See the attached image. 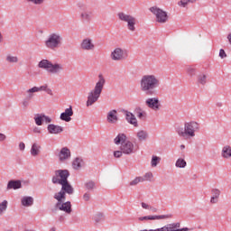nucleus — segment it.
Listing matches in <instances>:
<instances>
[{"label":"nucleus","mask_w":231,"mask_h":231,"mask_svg":"<svg viewBox=\"0 0 231 231\" xmlns=\"http://www.w3.org/2000/svg\"><path fill=\"white\" fill-rule=\"evenodd\" d=\"M162 81L160 78L154 74H145L140 79V90L146 97H154L158 93Z\"/></svg>","instance_id":"nucleus-1"},{"label":"nucleus","mask_w":231,"mask_h":231,"mask_svg":"<svg viewBox=\"0 0 231 231\" xmlns=\"http://www.w3.org/2000/svg\"><path fill=\"white\" fill-rule=\"evenodd\" d=\"M54 174L55 175L51 179L53 185H61V191L65 196L66 194H69V196L74 194L75 189H73V186H71L68 180V178H69V171L57 170L55 171Z\"/></svg>","instance_id":"nucleus-2"},{"label":"nucleus","mask_w":231,"mask_h":231,"mask_svg":"<svg viewBox=\"0 0 231 231\" xmlns=\"http://www.w3.org/2000/svg\"><path fill=\"white\" fill-rule=\"evenodd\" d=\"M197 131H199V124L196 121L185 122L184 126L178 125L175 127V133L184 140L194 138Z\"/></svg>","instance_id":"nucleus-3"},{"label":"nucleus","mask_w":231,"mask_h":231,"mask_svg":"<svg viewBox=\"0 0 231 231\" xmlns=\"http://www.w3.org/2000/svg\"><path fill=\"white\" fill-rule=\"evenodd\" d=\"M104 86H106V79L102 74H99L98 81L96 83L94 89H92L88 95V100L86 103L87 107H91V106L98 102V98H100V95H102Z\"/></svg>","instance_id":"nucleus-4"},{"label":"nucleus","mask_w":231,"mask_h":231,"mask_svg":"<svg viewBox=\"0 0 231 231\" xmlns=\"http://www.w3.org/2000/svg\"><path fill=\"white\" fill-rule=\"evenodd\" d=\"M38 68L41 69H46V71L51 75H59V73H62V71H64V66L61 63H52L49 60H42L38 63Z\"/></svg>","instance_id":"nucleus-5"},{"label":"nucleus","mask_w":231,"mask_h":231,"mask_svg":"<svg viewBox=\"0 0 231 231\" xmlns=\"http://www.w3.org/2000/svg\"><path fill=\"white\" fill-rule=\"evenodd\" d=\"M45 46L49 50H57L62 46V35L59 32H52L45 41Z\"/></svg>","instance_id":"nucleus-6"},{"label":"nucleus","mask_w":231,"mask_h":231,"mask_svg":"<svg viewBox=\"0 0 231 231\" xmlns=\"http://www.w3.org/2000/svg\"><path fill=\"white\" fill-rule=\"evenodd\" d=\"M117 17L122 23H126L129 32H136V18L134 16L119 12Z\"/></svg>","instance_id":"nucleus-7"},{"label":"nucleus","mask_w":231,"mask_h":231,"mask_svg":"<svg viewBox=\"0 0 231 231\" xmlns=\"http://www.w3.org/2000/svg\"><path fill=\"white\" fill-rule=\"evenodd\" d=\"M150 12L155 15V19L157 23H160L161 24H165L169 21V15L167 14V12L163 11L162 8L154 5L150 7Z\"/></svg>","instance_id":"nucleus-8"},{"label":"nucleus","mask_w":231,"mask_h":231,"mask_svg":"<svg viewBox=\"0 0 231 231\" xmlns=\"http://www.w3.org/2000/svg\"><path fill=\"white\" fill-rule=\"evenodd\" d=\"M110 59H112V60H115L116 62L125 60V59H127V51L123 50L122 48H116L110 53Z\"/></svg>","instance_id":"nucleus-9"},{"label":"nucleus","mask_w":231,"mask_h":231,"mask_svg":"<svg viewBox=\"0 0 231 231\" xmlns=\"http://www.w3.org/2000/svg\"><path fill=\"white\" fill-rule=\"evenodd\" d=\"M181 226V224L180 222L171 223L163 226L162 227L157 228L158 231H190V228L189 227H183L180 228Z\"/></svg>","instance_id":"nucleus-10"},{"label":"nucleus","mask_w":231,"mask_h":231,"mask_svg":"<svg viewBox=\"0 0 231 231\" xmlns=\"http://www.w3.org/2000/svg\"><path fill=\"white\" fill-rule=\"evenodd\" d=\"M145 106L152 109V111H160L162 104L160 103V98L158 97H149L145 100Z\"/></svg>","instance_id":"nucleus-11"},{"label":"nucleus","mask_w":231,"mask_h":231,"mask_svg":"<svg viewBox=\"0 0 231 231\" xmlns=\"http://www.w3.org/2000/svg\"><path fill=\"white\" fill-rule=\"evenodd\" d=\"M80 50L83 51H95V43L91 38H85L82 40L80 43Z\"/></svg>","instance_id":"nucleus-12"},{"label":"nucleus","mask_w":231,"mask_h":231,"mask_svg":"<svg viewBox=\"0 0 231 231\" xmlns=\"http://www.w3.org/2000/svg\"><path fill=\"white\" fill-rule=\"evenodd\" d=\"M172 217L171 214L168 215H154V216H145V217H140L138 218L139 221H156L160 219H171Z\"/></svg>","instance_id":"nucleus-13"},{"label":"nucleus","mask_w":231,"mask_h":231,"mask_svg":"<svg viewBox=\"0 0 231 231\" xmlns=\"http://www.w3.org/2000/svg\"><path fill=\"white\" fill-rule=\"evenodd\" d=\"M55 208H57V210H61L66 214H70L71 212H73L70 201L56 203Z\"/></svg>","instance_id":"nucleus-14"},{"label":"nucleus","mask_w":231,"mask_h":231,"mask_svg":"<svg viewBox=\"0 0 231 231\" xmlns=\"http://www.w3.org/2000/svg\"><path fill=\"white\" fill-rule=\"evenodd\" d=\"M34 122L36 125H42V122H45V124H51V117L44 114H37L34 116Z\"/></svg>","instance_id":"nucleus-15"},{"label":"nucleus","mask_w":231,"mask_h":231,"mask_svg":"<svg viewBox=\"0 0 231 231\" xmlns=\"http://www.w3.org/2000/svg\"><path fill=\"white\" fill-rule=\"evenodd\" d=\"M47 131L49 134H60V133H63L64 127L53 124H50L47 126Z\"/></svg>","instance_id":"nucleus-16"},{"label":"nucleus","mask_w":231,"mask_h":231,"mask_svg":"<svg viewBox=\"0 0 231 231\" xmlns=\"http://www.w3.org/2000/svg\"><path fill=\"white\" fill-rule=\"evenodd\" d=\"M18 189H23L20 180H11L8 181L6 190H18Z\"/></svg>","instance_id":"nucleus-17"},{"label":"nucleus","mask_w":231,"mask_h":231,"mask_svg":"<svg viewBox=\"0 0 231 231\" xmlns=\"http://www.w3.org/2000/svg\"><path fill=\"white\" fill-rule=\"evenodd\" d=\"M71 116H73V107L70 106L60 114V118L63 120V122H71Z\"/></svg>","instance_id":"nucleus-18"},{"label":"nucleus","mask_w":231,"mask_h":231,"mask_svg":"<svg viewBox=\"0 0 231 231\" xmlns=\"http://www.w3.org/2000/svg\"><path fill=\"white\" fill-rule=\"evenodd\" d=\"M69 158H71V151H69L68 147H63L59 153L60 162H66V160H69Z\"/></svg>","instance_id":"nucleus-19"},{"label":"nucleus","mask_w":231,"mask_h":231,"mask_svg":"<svg viewBox=\"0 0 231 231\" xmlns=\"http://www.w3.org/2000/svg\"><path fill=\"white\" fill-rule=\"evenodd\" d=\"M80 19L83 21V23H91L93 19V11L85 9L80 13Z\"/></svg>","instance_id":"nucleus-20"},{"label":"nucleus","mask_w":231,"mask_h":231,"mask_svg":"<svg viewBox=\"0 0 231 231\" xmlns=\"http://www.w3.org/2000/svg\"><path fill=\"white\" fill-rule=\"evenodd\" d=\"M106 120L108 124H116L118 122V112L116 110H110L107 113Z\"/></svg>","instance_id":"nucleus-21"},{"label":"nucleus","mask_w":231,"mask_h":231,"mask_svg":"<svg viewBox=\"0 0 231 231\" xmlns=\"http://www.w3.org/2000/svg\"><path fill=\"white\" fill-rule=\"evenodd\" d=\"M120 151H122L123 154H132V152L138 151V145H121Z\"/></svg>","instance_id":"nucleus-22"},{"label":"nucleus","mask_w":231,"mask_h":231,"mask_svg":"<svg viewBox=\"0 0 231 231\" xmlns=\"http://www.w3.org/2000/svg\"><path fill=\"white\" fill-rule=\"evenodd\" d=\"M125 119L126 122H128V124H131V125H134V127H138V120L136 119V116H134V114L126 111Z\"/></svg>","instance_id":"nucleus-23"},{"label":"nucleus","mask_w":231,"mask_h":231,"mask_svg":"<svg viewBox=\"0 0 231 231\" xmlns=\"http://www.w3.org/2000/svg\"><path fill=\"white\" fill-rule=\"evenodd\" d=\"M114 143L116 145H127V136L125 134H119L115 139Z\"/></svg>","instance_id":"nucleus-24"},{"label":"nucleus","mask_w":231,"mask_h":231,"mask_svg":"<svg viewBox=\"0 0 231 231\" xmlns=\"http://www.w3.org/2000/svg\"><path fill=\"white\" fill-rule=\"evenodd\" d=\"M211 199H210V203H212V205H216V203H217V201H219V196H221V190L217 189H211Z\"/></svg>","instance_id":"nucleus-25"},{"label":"nucleus","mask_w":231,"mask_h":231,"mask_svg":"<svg viewBox=\"0 0 231 231\" xmlns=\"http://www.w3.org/2000/svg\"><path fill=\"white\" fill-rule=\"evenodd\" d=\"M208 82V77L207 74L200 73L197 76V84L199 86H205Z\"/></svg>","instance_id":"nucleus-26"},{"label":"nucleus","mask_w":231,"mask_h":231,"mask_svg":"<svg viewBox=\"0 0 231 231\" xmlns=\"http://www.w3.org/2000/svg\"><path fill=\"white\" fill-rule=\"evenodd\" d=\"M21 203L23 207H32V205H33V199L32 197L25 196L22 198Z\"/></svg>","instance_id":"nucleus-27"},{"label":"nucleus","mask_w":231,"mask_h":231,"mask_svg":"<svg viewBox=\"0 0 231 231\" xmlns=\"http://www.w3.org/2000/svg\"><path fill=\"white\" fill-rule=\"evenodd\" d=\"M53 198L57 200L56 203H62V201L66 199V195L64 194V191L60 189L59 192L54 194Z\"/></svg>","instance_id":"nucleus-28"},{"label":"nucleus","mask_w":231,"mask_h":231,"mask_svg":"<svg viewBox=\"0 0 231 231\" xmlns=\"http://www.w3.org/2000/svg\"><path fill=\"white\" fill-rule=\"evenodd\" d=\"M137 138L139 142H145V140L149 138V134L147 133V131L140 130L137 133Z\"/></svg>","instance_id":"nucleus-29"},{"label":"nucleus","mask_w":231,"mask_h":231,"mask_svg":"<svg viewBox=\"0 0 231 231\" xmlns=\"http://www.w3.org/2000/svg\"><path fill=\"white\" fill-rule=\"evenodd\" d=\"M135 113L139 120H145L147 118V112L142 110L140 107L135 108Z\"/></svg>","instance_id":"nucleus-30"},{"label":"nucleus","mask_w":231,"mask_h":231,"mask_svg":"<svg viewBox=\"0 0 231 231\" xmlns=\"http://www.w3.org/2000/svg\"><path fill=\"white\" fill-rule=\"evenodd\" d=\"M72 167L75 169V171H79V169L82 167V159L77 157L72 162Z\"/></svg>","instance_id":"nucleus-31"},{"label":"nucleus","mask_w":231,"mask_h":231,"mask_svg":"<svg viewBox=\"0 0 231 231\" xmlns=\"http://www.w3.org/2000/svg\"><path fill=\"white\" fill-rule=\"evenodd\" d=\"M222 157L223 158H231V147L224 146L222 149Z\"/></svg>","instance_id":"nucleus-32"},{"label":"nucleus","mask_w":231,"mask_h":231,"mask_svg":"<svg viewBox=\"0 0 231 231\" xmlns=\"http://www.w3.org/2000/svg\"><path fill=\"white\" fill-rule=\"evenodd\" d=\"M175 166L178 169H185L187 167V162L185 161V159H178L175 162Z\"/></svg>","instance_id":"nucleus-33"},{"label":"nucleus","mask_w":231,"mask_h":231,"mask_svg":"<svg viewBox=\"0 0 231 231\" xmlns=\"http://www.w3.org/2000/svg\"><path fill=\"white\" fill-rule=\"evenodd\" d=\"M7 208H8V200H3L0 203V216H3Z\"/></svg>","instance_id":"nucleus-34"},{"label":"nucleus","mask_w":231,"mask_h":231,"mask_svg":"<svg viewBox=\"0 0 231 231\" xmlns=\"http://www.w3.org/2000/svg\"><path fill=\"white\" fill-rule=\"evenodd\" d=\"M138 183H143V179L142 177H135L132 181H130V187H136Z\"/></svg>","instance_id":"nucleus-35"},{"label":"nucleus","mask_w":231,"mask_h":231,"mask_svg":"<svg viewBox=\"0 0 231 231\" xmlns=\"http://www.w3.org/2000/svg\"><path fill=\"white\" fill-rule=\"evenodd\" d=\"M39 152H41V146L32 145V148H31L32 156H38Z\"/></svg>","instance_id":"nucleus-36"},{"label":"nucleus","mask_w":231,"mask_h":231,"mask_svg":"<svg viewBox=\"0 0 231 231\" xmlns=\"http://www.w3.org/2000/svg\"><path fill=\"white\" fill-rule=\"evenodd\" d=\"M160 162H162V158L156 156V155H153L152 157V161H151V166L152 167H158V163H160Z\"/></svg>","instance_id":"nucleus-37"},{"label":"nucleus","mask_w":231,"mask_h":231,"mask_svg":"<svg viewBox=\"0 0 231 231\" xmlns=\"http://www.w3.org/2000/svg\"><path fill=\"white\" fill-rule=\"evenodd\" d=\"M93 220L95 223H102V221H104V213H97L94 215Z\"/></svg>","instance_id":"nucleus-38"},{"label":"nucleus","mask_w":231,"mask_h":231,"mask_svg":"<svg viewBox=\"0 0 231 231\" xmlns=\"http://www.w3.org/2000/svg\"><path fill=\"white\" fill-rule=\"evenodd\" d=\"M186 71L189 77H195L196 75V68H194L193 66H188L186 68Z\"/></svg>","instance_id":"nucleus-39"},{"label":"nucleus","mask_w":231,"mask_h":231,"mask_svg":"<svg viewBox=\"0 0 231 231\" xmlns=\"http://www.w3.org/2000/svg\"><path fill=\"white\" fill-rule=\"evenodd\" d=\"M27 99L32 100L33 98V93H37V90H35V87L29 88L27 91Z\"/></svg>","instance_id":"nucleus-40"},{"label":"nucleus","mask_w":231,"mask_h":231,"mask_svg":"<svg viewBox=\"0 0 231 231\" xmlns=\"http://www.w3.org/2000/svg\"><path fill=\"white\" fill-rule=\"evenodd\" d=\"M152 172L149 171V172H146L143 177V181H151L152 180Z\"/></svg>","instance_id":"nucleus-41"},{"label":"nucleus","mask_w":231,"mask_h":231,"mask_svg":"<svg viewBox=\"0 0 231 231\" xmlns=\"http://www.w3.org/2000/svg\"><path fill=\"white\" fill-rule=\"evenodd\" d=\"M6 60H7V62L17 63V62H19V58H17V56H10V55H8L6 57Z\"/></svg>","instance_id":"nucleus-42"},{"label":"nucleus","mask_w":231,"mask_h":231,"mask_svg":"<svg viewBox=\"0 0 231 231\" xmlns=\"http://www.w3.org/2000/svg\"><path fill=\"white\" fill-rule=\"evenodd\" d=\"M85 187H86L87 190H93V189H95V181L89 180V181L86 182Z\"/></svg>","instance_id":"nucleus-43"},{"label":"nucleus","mask_w":231,"mask_h":231,"mask_svg":"<svg viewBox=\"0 0 231 231\" xmlns=\"http://www.w3.org/2000/svg\"><path fill=\"white\" fill-rule=\"evenodd\" d=\"M189 5V0H180L178 2V6H180V8H187Z\"/></svg>","instance_id":"nucleus-44"},{"label":"nucleus","mask_w":231,"mask_h":231,"mask_svg":"<svg viewBox=\"0 0 231 231\" xmlns=\"http://www.w3.org/2000/svg\"><path fill=\"white\" fill-rule=\"evenodd\" d=\"M46 0H27L28 3H32V5H44V2Z\"/></svg>","instance_id":"nucleus-45"},{"label":"nucleus","mask_w":231,"mask_h":231,"mask_svg":"<svg viewBox=\"0 0 231 231\" xmlns=\"http://www.w3.org/2000/svg\"><path fill=\"white\" fill-rule=\"evenodd\" d=\"M46 89H48V85L34 87V91H36V93H39V91H46Z\"/></svg>","instance_id":"nucleus-46"},{"label":"nucleus","mask_w":231,"mask_h":231,"mask_svg":"<svg viewBox=\"0 0 231 231\" xmlns=\"http://www.w3.org/2000/svg\"><path fill=\"white\" fill-rule=\"evenodd\" d=\"M22 106L24 109H26V107L30 106V99L28 98L23 99V101L22 102Z\"/></svg>","instance_id":"nucleus-47"},{"label":"nucleus","mask_w":231,"mask_h":231,"mask_svg":"<svg viewBox=\"0 0 231 231\" xmlns=\"http://www.w3.org/2000/svg\"><path fill=\"white\" fill-rule=\"evenodd\" d=\"M122 154H124V152H122V150L114 152L115 158H122Z\"/></svg>","instance_id":"nucleus-48"},{"label":"nucleus","mask_w":231,"mask_h":231,"mask_svg":"<svg viewBox=\"0 0 231 231\" xmlns=\"http://www.w3.org/2000/svg\"><path fill=\"white\" fill-rule=\"evenodd\" d=\"M219 57H220V59H226V52H225V50L220 49Z\"/></svg>","instance_id":"nucleus-49"},{"label":"nucleus","mask_w":231,"mask_h":231,"mask_svg":"<svg viewBox=\"0 0 231 231\" xmlns=\"http://www.w3.org/2000/svg\"><path fill=\"white\" fill-rule=\"evenodd\" d=\"M83 199H84V201H89V199H91V195L89 194V193H85L84 195H83Z\"/></svg>","instance_id":"nucleus-50"},{"label":"nucleus","mask_w":231,"mask_h":231,"mask_svg":"<svg viewBox=\"0 0 231 231\" xmlns=\"http://www.w3.org/2000/svg\"><path fill=\"white\" fill-rule=\"evenodd\" d=\"M141 206L145 208L146 210H149L151 208V206H149L148 204L142 202Z\"/></svg>","instance_id":"nucleus-51"},{"label":"nucleus","mask_w":231,"mask_h":231,"mask_svg":"<svg viewBox=\"0 0 231 231\" xmlns=\"http://www.w3.org/2000/svg\"><path fill=\"white\" fill-rule=\"evenodd\" d=\"M5 140H6V135L0 133V142H5Z\"/></svg>","instance_id":"nucleus-52"},{"label":"nucleus","mask_w":231,"mask_h":231,"mask_svg":"<svg viewBox=\"0 0 231 231\" xmlns=\"http://www.w3.org/2000/svg\"><path fill=\"white\" fill-rule=\"evenodd\" d=\"M45 91H46V93H47L48 95H51V97H53V91H51V88H47Z\"/></svg>","instance_id":"nucleus-53"},{"label":"nucleus","mask_w":231,"mask_h":231,"mask_svg":"<svg viewBox=\"0 0 231 231\" xmlns=\"http://www.w3.org/2000/svg\"><path fill=\"white\" fill-rule=\"evenodd\" d=\"M33 133L41 134V128L35 127V128L33 129Z\"/></svg>","instance_id":"nucleus-54"},{"label":"nucleus","mask_w":231,"mask_h":231,"mask_svg":"<svg viewBox=\"0 0 231 231\" xmlns=\"http://www.w3.org/2000/svg\"><path fill=\"white\" fill-rule=\"evenodd\" d=\"M24 149H26L25 145H19V150L20 151H24Z\"/></svg>","instance_id":"nucleus-55"},{"label":"nucleus","mask_w":231,"mask_h":231,"mask_svg":"<svg viewBox=\"0 0 231 231\" xmlns=\"http://www.w3.org/2000/svg\"><path fill=\"white\" fill-rule=\"evenodd\" d=\"M150 210H152V212H158V208L152 207H150Z\"/></svg>","instance_id":"nucleus-56"},{"label":"nucleus","mask_w":231,"mask_h":231,"mask_svg":"<svg viewBox=\"0 0 231 231\" xmlns=\"http://www.w3.org/2000/svg\"><path fill=\"white\" fill-rule=\"evenodd\" d=\"M0 42H3V34L0 32Z\"/></svg>","instance_id":"nucleus-57"},{"label":"nucleus","mask_w":231,"mask_h":231,"mask_svg":"<svg viewBox=\"0 0 231 231\" xmlns=\"http://www.w3.org/2000/svg\"><path fill=\"white\" fill-rule=\"evenodd\" d=\"M185 149V145H180V151H183Z\"/></svg>","instance_id":"nucleus-58"},{"label":"nucleus","mask_w":231,"mask_h":231,"mask_svg":"<svg viewBox=\"0 0 231 231\" xmlns=\"http://www.w3.org/2000/svg\"><path fill=\"white\" fill-rule=\"evenodd\" d=\"M56 230H57L56 227H51V231H56Z\"/></svg>","instance_id":"nucleus-59"},{"label":"nucleus","mask_w":231,"mask_h":231,"mask_svg":"<svg viewBox=\"0 0 231 231\" xmlns=\"http://www.w3.org/2000/svg\"><path fill=\"white\" fill-rule=\"evenodd\" d=\"M196 178H198V175L194 174L193 179L196 180Z\"/></svg>","instance_id":"nucleus-60"},{"label":"nucleus","mask_w":231,"mask_h":231,"mask_svg":"<svg viewBox=\"0 0 231 231\" xmlns=\"http://www.w3.org/2000/svg\"><path fill=\"white\" fill-rule=\"evenodd\" d=\"M19 145H24V143H20Z\"/></svg>","instance_id":"nucleus-61"},{"label":"nucleus","mask_w":231,"mask_h":231,"mask_svg":"<svg viewBox=\"0 0 231 231\" xmlns=\"http://www.w3.org/2000/svg\"><path fill=\"white\" fill-rule=\"evenodd\" d=\"M6 231H14V230H12V229H7Z\"/></svg>","instance_id":"nucleus-62"}]
</instances>
